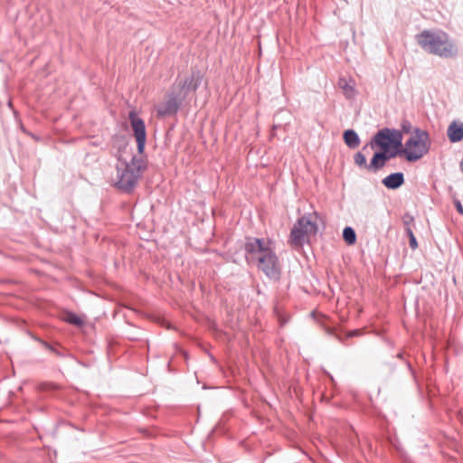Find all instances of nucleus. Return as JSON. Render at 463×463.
Listing matches in <instances>:
<instances>
[{"label": "nucleus", "mask_w": 463, "mask_h": 463, "mask_svg": "<svg viewBox=\"0 0 463 463\" xmlns=\"http://www.w3.org/2000/svg\"><path fill=\"white\" fill-rule=\"evenodd\" d=\"M392 159V157L388 156L386 154L383 152H377L373 155L370 164L368 165V169L376 171L384 166L386 161Z\"/></svg>", "instance_id": "11"}, {"label": "nucleus", "mask_w": 463, "mask_h": 463, "mask_svg": "<svg viewBox=\"0 0 463 463\" xmlns=\"http://www.w3.org/2000/svg\"><path fill=\"white\" fill-rule=\"evenodd\" d=\"M144 164L141 158L134 156L129 163L119 160L117 165L118 186L126 191H130L137 182Z\"/></svg>", "instance_id": "5"}, {"label": "nucleus", "mask_w": 463, "mask_h": 463, "mask_svg": "<svg viewBox=\"0 0 463 463\" xmlns=\"http://www.w3.org/2000/svg\"><path fill=\"white\" fill-rule=\"evenodd\" d=\"M418 44L426 52L440 58H452L458 54V47L443 31L425 30L416 36Z\"/></svg>", "instance_id": "3"}, {"label": "nucleus", "mask_w": 463, "mask_h": 463, "mask_svg": "<svg viewBox=\"0 0 463 463\" xmlns=\"http://www.w3.org/2000/svg\"><path fill=\"white\" fill-rule=\"evenodd\" d=\"M383 184L388 189H397L404 183V175L401 172L392 173L382 180Z\"/></svg>", "instance_id": "10"}, {"label": "nucleus", "mask_w": 463, "mask_h": 463, "mask_svg": "<svg viewBox=\"0 0 463 463\" xmlns=\"http://www.w3.org/2000/svg\"><path fill=\"white\" fill-rule=\"evenodd\" d=\"M65 320L72 325H76V326L83 325L82 319L73 313H68L65 317Z\"/></svg>", "instance_id": "16"}, {"label": "nucleus", "mask_w": 463, "mask_h": 463, "mask_svg": "<svg viewBox=\"0 0 463 463\" xmlns=\"http://www.w3.org/2000/svg\"><path fill=\"white\" fill-rule=\"evenodd\" d=\"M201 82L199 72L185 77H178L166 94L165 99L156 107L157 116L166 117L175 114L187 95L197 90Z\"/></svg>", "instance_id": "1"}, {"label": "nucleus", "mask_w": 463, "mask_h": 463, "mask_svg": "<svg viewBox=\"0 0 463 463\" xmlns=\"http://www.w3.org/2000/svg\"><path fill=\"white\" fill-rule=\"evenodd\" d=\"M461 167L463 168V161L461 162Z\"/></svg>", "instance_id": "21"}, {"label": "nucleus", "mask_w": 463, "mask_h": 463, "mask_svg": "<svg viewBox=\"0 0 463 463\" xmlns=\"http://www.w3.org/2000/svg\"><path fill=\"white\" fill-rule=\"evenodd\" d=\"M359 335V331L355 330V331L351 332L349 335L354 336V335Z\"/></svg>", "instance_id": "20"}, {"label": "nucleus", "mask_w": 463, "mask_h": 463, "mask_svg": "<svg viewBox=\"0 0 463 463\" xmlns=\"http://www.w3.org/2000/svg\"><path fill=\"white\" fill-rule=\"evenodd\" d=\"M402 221H403V223L405 225V230L408 228V227H411V224L413 222L414 219L411 215L410 214H405L402 218Z\"/></svg>", "instance_id": "18"}, {"label": "nucleus", "mask_w": 463, "mask_h": 463, "mask_svg": "<svg viewBox=\"0 0 463 463\" xmlns=\"http://www.w3.org/2000/svg\"><path fill=\"white\" fill-rule=\"evenodd\" d=\"M338 86L343 90L345 96L347 99H354L356 95L354 84L352 80L347 81L345 79L338 80Z\"/></svg>", "instance_id": "12"}, {"label": "nucleus", "mask_w": 463, "mask_h": 463, "mask_svg": "<svg viewBox=\"0 0 463 463\" xmlns=\"http://www.w3.org/2000/svg\"><path fill=\"white\" fill-rule=\"evenodd\" d=\"M406 232H407V234L409 236V239H410V246H411V248L413 249V250L416 249L417 246H418V243H417L416 238H415V236L413 234V232H412L411 228L408 227L406 229Z\"/></svg>", "instance_id": "17"}, {"label": "nucleus", "mask_w": 463, "mask_h": 463, "mask_svg": "<svg viewBox=\"0 0 463 463\" xmlns=\"http://www.w3.org/2000/svg\"><path fill=\"white\" fill-rule=\"evenodd\" d=\"M344 140L346 146L350 148H355L360 145V138L358 135L352 129L345 131Z\"/></svg>", "instance_id": "13"}, {"label": "nucleus", "mask_w": 463, "mask_h": 463, "mask_svg": "<svg viewBox=\"0 0 463 463\" xmlns=\"http://www.w3.org/2000/svg\"><path fill=\"white\" fill-rule=\"evenodd\" d=\"M448 137L450 142L457 143L463 139V123L453 121L447 130Z\"/></svg>", "instance_id": "9"}, {"label": "nucleus", "mask_w": 463, "mask_h": 463, "mask_svg": "<svg viewBox=\"0 0 463 463\" xmlns=\"http://www.w3.org/2000/svg\"><path fill=\"white\" fill-rule=\"evenodd\" d=\"M368 149V145L364 146L363 148H362V151L360 152H357L354 156V163L359 166V167H363V168H367L368 169V165H367V162H366V156L364 152H365L366 150Z\"/></svg>", "instance_id": "14"}, {"label": "nucleus", "mask_w": 463, "mask_h": 463, "mask_svg": "<svg viewBox=\"0 0 463 463\" xmlns=\"http://www.w3.org/2000/svg\"><path fill=\"white\" fill-rule=\"evenodd\" d=\"M343 238L347 244H354L356 241V235L354 229L351 227H345L343 231Z\"/></svg>", "instance_id": "15"}, {"label": "nucleus", "mask_w": 463, "mask_h": 463, "mask_svg": "<svg viewBox=\"0 0 463 463\" xmlns=\"http://www.w3.org/2000/svg\"><path fill=\"white\" fill-rule=\"evenodd\" d=\"M429 151V134L425 130L416 128L410 138L401 148L400 154L404 155L410 162L420 159Z\"/></svg>", "instance_id": "7"}, {"label": "nucleus", "mask_w": 463, "mask_h": 463, "mask_svg": "<svg viewBox=\"0 0 463 463\" xmlns=\"http://www.w3.org/2000/svg\"><path fill=\"white\" fill-rule=\"evenodd\" d=\"M317 220L315 214H307L299 218L290 232L289 243L297 248L307 243L310 237L316 235L317 232Z\"/></svg>", "instance_id": "6"}, {"label": "nucleus", "mask_w": 463, "mask_h": 463, "mask_svg": "<svg viewBox=\"0 0 463 463\" xmlns=\"http://www.w3.org/2000/svg\"><path fill=\"white\" fill-rule=\"evenodd\" d=\"M455 205H456L457 211H458L460 214H463V206H462L461 203H460L459 201H456V202H455Z\"/></svg>", "instance_id": "19"}, {"label": "nucleus", "mask_w": 463, "mask_h": 463, "mask_svg": "<svg viewBox=\"0 0 463 463\" xmlns=\"http://www.w3.org/2000/svg\"><path fill=\"white\" fill-rule=\"evenodd\" d=\"M128 118L130 120V125L137 141V151L138 153L142 154L144 152L146 142L145 122L137 115L135 110H131L129 112Z\"/></svg>", "instance_id": "8"}, {"label": "nucleus", "mask_w": 463, "mask_h": 463, "mask_svg": "<svg viewBox=\"0 0 463 463\" xmlns=\"http://www.w3.org/2000/svg\"><path fill=\"white\" fill-rule=\"evenodd\" d=\"M370 146L372 148L379 147L381 152L394 158L400 154L402 146V134L396 129L383 128L374 135Z\"/></svg>", "instance_id": "4"}, {"label": "nucleus", "mask_w": 463, "mask_h": 463, "mask_svg": "<svg viewBox=\"0 0 463 463\" xmlns=\"http://www.w3.org/2000/svg\"><path fill=\"white\" fill-rule=\"evenodd\" d=\"M247 258L258 261V267L268 277L277 278L279 273L274 243L269 239L249 238L245 244Z\"/></svg>", "instance_id": "2"}]
</instances>
